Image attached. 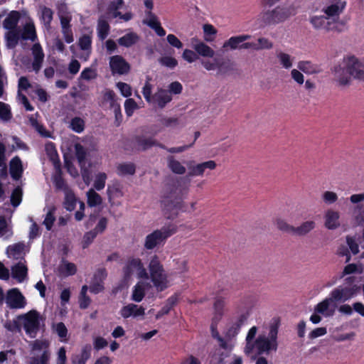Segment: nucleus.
<instances>
[{
  "label": "nucleus",
  "mask_w": 364,
  "mask_h": 364,
  "mask_svg": "<svg viewBox=\"0 0 364 364\" xmlns=\"http://www.w3.org/2000/svg\"><path fill=\"white\" fill-rule=\"evenodd\" d=\"M4 299L6 304L10 309H22L26 304L25 297L16 288L9 289Z\"/></svg>",
  "instance_id": "nucleus-14"
},
{
  "label": "nucleus",
  "mask_w": 364,
  "mask_h": 364,
  "mask_svg": "<svg viewBox=\"0 0 364 364\" xmlns=\"http://www.w3.org/2000/svg\"><path fill=\"white\" fill-rule=\"evenodd\" d=\"M22 200V190L20 187L16 188L11 196V203L14 207H17Z\"/></svg>",
  "instance_id": "nucleus-56"
},
{
  "label": "nucleus",
  "mask_w": 364,
  "mask_h": 364,
  "mask_svg": "<svg viewBox=\"0 0 364 364\" xmlns=\"http://www.w3.org/2000/svg\"><path fill=\"white\" fill-rule=\"evenodd\" d=\"M272 47L273 43L268 38L264 37L259 38L255 42V50L271 49Z\"/></svg>",
  "instance_id": "nucleus-52"
},
{
  "label": "nucleus",
  "mask_w": 364,
  "mask_h": 364,
  "mask_svg": "<svg viewBox=\"0 0 364 364\" xmlns=\"http://www.w3.org/2000/svg\"><path fill=\"white\" fill-rule=\"evenodd\" d=\"M136 102L132 98L127 99L124 102V109L127 116L131 117L134 111L137 109Z\"/></svg>",
  "instance_id": "nucleus-61"
},
{
  "label": "nucleus",
  "mask_w": 364,
  "mask_h": 364,
  "mask_svg": "<svg viewBox=\"0 0 364 364\" xmlns=\"http://www.w3.org/2000/svg\"><path fill=\"white\" fill-rule=\"evenodd\" d=\"M87 198V205L90 207L100 205L102 203V198L95 189L90 188L86 193Z\"/></svg>",
  "instance_id": "nucleus-40"
},
{
  "label": "nucleus",
  "mask_w": 364,
  "mask_h": 364,
  "mask_svg": "<svg viewBox=\"0 0 364 364\" xmlns=\"http://www.w3.org/2000/svg\"><path fill=\"white\" fill-rule=\"evenodd\" d=\"M59 270L64 276H70L76 273L77 267L75 264L65 261L60 265Z\"/></svg>",
  "instance_id": "nucleus-49"
},
{
  "label": "nucleus",
  "mask_w": 364,
  "mask_h": 364,
  "mask_svg": "<svg viewBox=\"0 0 364 364\" xmlns=\"http://www.w3.org/2000/svg\"><path fill=\"white\" fill-rule=\"evenodd\" d=\"M21 321L26 333L31 337L35 338L40 329L39 314L36 310H32L27 314L18 316Z\"/></svg>",
  "instance_id": "nucleus-9"
},
{
  "label": "nucleus",
  "mask_w": 364,
  "mask_h": 364,
  "mask_svg": "<svg viewBox=\"0 0 364 364\" xmlns=\"http://www.w3.org/2000/svg\"><path fill=\"white\" fill-rule=\"evenodd\" d=\"M162 211L166 218L173 220L179 214V211L183 207V202L181 199L171 200L161 199Z\"/></svg>",
  "instance_id": "nucleus-12"
},
{
  "label": "nucleus",
  "mask_w": 364,
  "mask_h": 364,
  "mask_svg": "<svg viewBox=\"0 0 364 364\" xmlns=\"http://www.w3.org/2000/svg\"><path fill=\"white\" fill-rule=\"evenodd\" d=\"M102 103L108 105L109 108L112 109L115 106L119 105L117 102V96L113 90H107L103 95Z\"/></svg>",
  "instance_id": "nucleus-39"
},
{
  "label": "nucleus",
  "mask_w": 364,
  "mask_h": 364,
  "mask_svg": "<svg viewBox=\"0 0 364 364\" xmlns=\"http://www.w3.org/2000/svg\"><path fill=\"white\" fill-rule=\"evenodd\" d=\"M225 306V301L224 299L222 297H218L216 298L215 303H214V311H215V315L213 317L214 321H218L223 314V307Z\"/></svg>",
  "instance_id": "nucleus-47"
},
{
  "label": "nucleus",
  "mask_w": 364,
  "mask_h": 364,
  "mask_svg": "<svg viewBox=\"0 0 364 364\" xmlns=\"http://www.w3.org/2000/svg\"><path fill=\"white\" fill-rule=\"evenodd\" d=\"M345 66L334 68V75L340 85H346L350 82V76L355 80L364 81V61L354 56L346 58Z\"/></svg>",
  "instance_id": "nucleus-2"
},
{
  "label": "nucleus",
  "mask_w": 364,
  "mask_h": 364,
  "mask_svg": "<svg viewBox=\"0 0 364 364\" xmlns=\"http://www.w3.org/2000/svg\"><path fill=\"white\" fill-rule=\"evenodd\" d=\"M145 309L142 306H139L136 304H129L123 306L120 310V315L124 318H127L130 316L137 317L144 315Z\"/></svg>",
  "instance_id": "nucleus-26"
},
{
  "label": "nucleus",
  "mask_w": 364,
  "mask_h": 364,
  "mask_svg": "<svg viewBox=\"0 0 364 364\" xmlns=\"http://www.w3.org/2000/svg\"><path fill=\"white\" fill-rule=\"evenodd\" d=\"M19 18L20 15L18 11H11L3 22L4 28L7 30L20 28L17 26Z\"/></svg>",
  "instance_id": "nucleus-34"
},
{
  "label": "nucleus",
  "mask_w": 364,
  "mask_h": 364,
  "mask_svg": "<svg viewBox=\"0 0 364 364\" xmlns=\"http://www.w3.org/2000/svg\"><path fill=\"white\" fill-rule=\"evenodd\" d=\"M268 8L263 10L257 18L260 25L264 27L283 23L296 14V10L292 6L279 5L273 9H271L272 6Z\"/></svg>",
  "instance_id": "nucleus-3"
},
{
  "label": "nucleus",
  "mask_w": 364,
  "mask_h": 364,
  "mask_svg": "<svg viewBox=\"0 0 364 364\" xmlns=\"http://www.w3.org/2000/svg\"><path fill=\"white\" fill-rule=\"evenodd\" d=\"M167 167L174 174L183 175L186 172V166L175 156L170 155L166 158Z\"/></svg>",
  "instance_id": "nucleus-29"
},
{
  "label": "nucleus",
  "mask_w": 364,
  "mask_h": 364,
  "mask_svg": "<svg viewBox=\"0 0 364 364\" xmlns=\"http://www.w3.org/2000/svg\"><path fill=\"white\" fill-rule=\"evenodd\" d=\"M21 38L23 40H30L35 41L37 36L36 33L35 26L33 23H26L23 30L21 31Z\"/></svg>",
  "instance_id": "nucleus-37"
},
{
  "label": "nucleus",
  "mask_w": 364,
  "mask_h": 364,
  "mask_svg": "<svg viewBox=\"0 0 364 364\" xmlns=\"http://www.w3.org/2000/svg\"><path fill=\"white\" fill-rule=\"evenodd\" d=\"M149 278L157 290L163 291L166 289L168 287L167 275L156 255L151 257L149 264Z\"/></svg>",
  "instance_id": "nucleus-8"
},
{
  "label": "nucleus",
  "mask_w": 364,
  "mask_h": 364,
  "mask_svg": "<svg viewBox=\"0 0 364 364\" xmlns=\"http://www.w3.org/2000/svg\"><path fill=\"white\" fill-rule=\"evenodd\" d=\"M150 78L147 77V80L145 82V85L143 87L142 93L145 98V100L151 103L154 98V95H151V90H152V85L149 82Z\"/></svg>",
  "instance_id": "nucleus-59"
},
{
  "label": "nucleus",
  "mask_w": 364,
  "mask_h": 364,
  "mask_svg": "<svg viewBox=\"0 0 364 364\" xmlns=\"http://www.w3.org/2000/svg\"><path fill=\"white\" fill-rule=\"evenodd\" d=\"M21 28H17L8 30L6 33L5 38L9 48H14L17 46L19 39L21 38Z\"/></svg>",
  "instance_id": "nucleus-32"
},
{
  "label": "nucleus",
  "mask_w": 364,
  "mask_h": 364,
  "mask_svg": "<svg viewBox=\"0 0 364 364\" xmlns=\"http://www.w3.org/2000/svg\"><path fill=\"white\" fill-rule=\"evenodd\" d=\"M177 225L169 223L156 230L151 233L147 235L144 240V248L148 250L154 249L164 243L166 240L174 235L177 232Z\"/></svg>",
  "instance_id": "nucleus-5"
},
{
  "label": "nucleus",
  "mask_w": 364,
  "mask_h": 364,
  "mask_svg": "<svg viewBox=\"0 0 364 364\" xmlns=\"http://www.w3.org/2000/svg\"><path fill=\"white\" fill-rule=\"evenodd\" d=\"M107 178L105 173H98L96 174L93 184L95 189L97 191L102 190L105 186Z\"/></svg>",
  "instance_id": "nucleus-53"
},
{
  "label": "nucleus",
  "mask_w": 364,
  "mask_h": 364,
  "mask_svg": "<svg viewBox=\"0 0 364 364\" xmlns=\"http://www.w3.org/2000/svg\"><path fill=\"white\" fill-rule=\"evenodd\" d=\"M32 54L33 55L32 68L36 73H38L41 68L44 59V54L39 43H35L33 46Z\"/></svg>",
  "instance_id": "nucleus-28"
},
{
  "label": "nucleus",
  "mask_w": 364,
  "mask_h": 364,
  "mask_svg": "<svg viewBox=\"0 0 364 364\" xmlns=\"http://www.w3.org/2000/svg\"><path fill=\"white\" fill-rule=\"evenodd\" d=\"M201 64L206 70L210 71L215 69H220L223 66V61L218 58H215L213 62L203 60Z\"/></svg>",
  "instance_id": "nucleus-50"
},
{
  "label": "nucleus",
  "mask_w": 364,
  "mask_h": 364,
  "mask_svg": "<svg viewBox=\"0 0 364 364\" xmlns=\"http://www.w3.org/2000/svg\"><path fill=\"white\" fill-rule=\"evenodd\" d=\"M139 40L138 36L134 33H129L118 39L120 46L130 47L135 44Z\"/></svg>",
  "instance_id": "nucleus-44"
},
{
  "label": "nucleus",
  "mask_w": 364,
  "mask_h": 364,
  "mask_svg": "<svg viewBox=\"0 0 364 364\" xmlns=\"http://www.w3.org/2000/svg\"><path fill=\"white\" fill-rule=\"evenodd\" d=\"M107 276L105 268L98 269L93 275L90 285V291L93 294H98L104 290V280Z\"/></svg>",
  "instance_id": "nucleus-18"
},
{
  "label": "nucleus",
  "mask_w": 364,
  "mask_h": 364,
  "mask_svg": "<svg viewBox=\"0 0 364 364\" xmlns=\"http://www.w3.org/2000/svg\"><path fill=\"white\" fill-rule=\"evenodd\" d=\"M23 173V166L21 159L16 156L10 161V174L14 180H18Z\"/></svg>",
  "instance_id": "nucleus-33"
},
{
  "label": "nucleus",
  "mask_w": 364,
  "mask_h": 364,
  "mask_svg": "<svg viewBox=\"0 0 364 364\" xmlns=\"http://www.w3.org/2000/svg\"><path fill=\"white\" fill-rule=\"evenodd\" d=\"M42 19L44 22V24L46 26H50V22L53 19V11L50 9L48 7H43L42 9Z\"/></svg>",
  "instance_id": "nucleus-63"
},
{
  "label": "nucleus",
  "mask_w": 364,
  "mask_h": 364,
  "mask_svg": "<svg viewBox=\"0 0 364 364\" xmlns=\"http://www.w3.org/2000/svg\"><path fill=\"white\" fill-rule=\"evenodd\" d=\"M134 143L136 147L141 151H146L153 146H158L161 149H166V146L157 143L154 138L144 136H136L134 138Z\"/></svg>",
  "instance_id": "nucleus-21"
},
{
  "label": "nucleus",
  "mask_w": 364,
  "mask_h": 364,
  "mask_svg": "<svg viewBox=\"0 0 364 364\" xmlns=\"http://www.w3.org/2000/svg\"><path fill=\"white\" fill-rule=\"evenodd\" d=\"M145 296V288L143 282H138L134 287L132 294V299L135 302H140Z\"/></svg>",
  "instance_id": "nucleus-43"
},
{
  "label": "nucleus",
  "mask_w": 364,
  "mask_h": 364,
  "mask_svg": "<svg viewBox=\"0 0 364 364\" xmlns=\"http://www.w3.org/2000/svg\"><path fill=\"white\" fill-rule=\"evenodd\" d=\"M316 226L314 220H309L301 223L299 225L294 228L293 236L305 237L312 232Z\"/></svg>",
  "instance_id": "nucleus-23"
},
{
  "label": "nucleus",
  "mask_w": 364,
  "mask_h": 364,
  "mask_svg": "<svg viewBox=\"0 0 364 364\" xmlns=\"http://www.w3.org/2000/svg\"><path fill=\"white\" fill-rule=\"evenodd\" d=\"M297 68L308 75L319 73L318 67L309 60H301L298 62Z\"/></svg>",
  "instance_id": "nucleus-35"
},
{
  "label": "nucleus",
  "mask_w": 364,
  "mask_h": 364,
  "mask_svg": "<svg viewBox=\"0 0 364 364\" xmlns=\"http://www.w3.org/2000/svg\"><path fill=\"white\" fill-rule=\"evenodd\" d=\"M346 6V0H328L327 4L322 11L325 15H315L309 18V22L316 30H323L326 32L341 33L343 23L340 21V15Z\"/></svg>",
  "instance_id": "nucleus-1"
},
{
  "label": "nucleus",
  "mask_w": 364,
  "mask_h": 364,
  "mask_svg": "<svg viewBox=\"0 0 364 364\" xmlns=\"http://www.w3.org/2000/svg\"><path fill=\"white\" fill-rule=\"evenodd\" d=\"M336 303L329 296L324 299L315 306L314 311L316 313L321 314L324 317H331L335 314L336 312Z\"/></svg>",
  "instance_id": "nucleus-17"
},
{
  "label": "nucleus",
  "mask_w": 364,
  "mask_h": 364,
  "mask_svg": "<svg viewBox=\"0 0 364 364\" xmlns=\"http://www.w3.org/2000/svg\"><path fill=\"white\" fill-rule=\"evenodd\" d=\"M172 100V96L167 90L158 88L154 94L151 103L156 105L160 109H163Z\"/></svg>",
  "instance_id": "nucleus-22"
},
{
  "label": "nucleus",
  "mask_w": 364,
  "mask_h": 364,
  "mask_svg": "<svg viewBox=\"0 0 364 364\" xmlns=\"http://www.w3.org/2000/svg\"><path fill=\"white\" fill-rule=\"evenodd\" d=\"M277 334L278 325L274 323L269 327L268 336L259 335L257 337L255 340V347L259 355L262 353L269 354L271 350L276 351L277 350Z\"/></svg>",
  "instance_id": "nucleus-7"
},
{
  "label": "nucleus",
  "mask_w": 364,
  "mask_h": 364,
  "mask_svg": "<svg viewBox=\"0 0 364 364\" xmlns=\"http://www.w3.org/2000/svg\"><path fill=\"white\" fill-rule=\"evenodd\" d=\"M54 184L55 188L58 190L63 191L64 193H66L71 189L68 186L65 180L62 178L60 174H58L54 177Z\"/></svg>",
  "instance_id": "nucleus-55"
},
{
  "label": "nucleus",
  "mask_w": 364,
  "mask_h": 364,
  "mask_svg": "<svg viewBox=\"0 0 364 364\" xmlns=\"http://www.w3.org/2000/svg\"><path fill=\"white\" fill-rule=\"evenodd\" d=\"M11 116L9 106L0 102V118L4 121H9L11 119Z\"/></svg>",
  "instance_id": "nucleus-58"
},
{
  "label": "nucleus",
  "mask_w": 364,
  "mask_h": 364,
  "mask_svg": "<svg viewBox=\"0 0 364 364\" xmlns=\"http://www.w3.org/2000/svg\"><path fill=\"white\" fill-rule=\"evenodd\" d=\"M25 245L23 242H18L7 247L6 254L9 257L14 259H22L25 255Z\"/></svg>",
  "instance_id": "nucleus-31"
},
{
  "label": "nucleus",
  "mask_w": 364,
  "mask_h": 364,
  "mask_svg": "<svg viewBox=\"0 0 364 364\" xmlns=\"http://www.w3.org/2000/svg\"><path fill=\"white\" fill-rule=\"evenodd\" d=\"M191 43L192 48L198 53V57L212 58L215 56V51L205 42L193 38Z\"/></svg>",
  "instance_id": "nucleus-19"
},
{
  "label": "nucleus",
  "mask_w": 364,
  "mask_h": 364,
  "mask_svg": "<svg viewBox=\"0 0 364 364\" xmlns=\"http://www.w3.org/2000/svg\"><path fill=\"white\" fill-rule=\"evenodd\" d=\"M203 29L205 34L204 41L206 42L213 41L214 36L217 33V30L214 28V26L210 24H204Z\"/></svg>",
  "instance_id": "nucleus-51"
},
{
  "label": "nucleus",
  "mask_w": 364,
  "mask_h": 364,
  "mask_svg": "<svg viewBox=\"0 0 364 364\" xmlns=\"http://www.w3.org/2000/svg\"><path fill=\"white\" fill-rule=\"evenodd\" d=\"M109 67L112 75H127L130 70V65L121 55H114L109 59Z\"/></svg>",
  "instance_id": "nucleus-15"
},
{
  "label": "nucleus",
  "mask_w": 364,
  "mask_h": 364,
  "mask_svg": "<svg viewBox=\"0 0 364 364\" xmlns=\"http://www.w3.org/2000/svg\"><path fill=\"white\" fill-rule=\"evenodd\" d=\"M188 187H180L178 185L172 184L167 185L163 193L162 198L176 200L181 199L183 200L188 193Z\"/></svg>",
  "instance_id": "nucleus-16"
},
{
  "label": "nucleus",
  "mask_w": 364,
  "mask_h": 364,
  "mask_svg": "<svg viewBox=\"0 0 364 364\" xmlns=\"http://www.w3.org/2000/svg\"><path fill=\"white\" fill-rule=\"evenodd\" d=\"M54 331L58 334L61 341L66 342L68 338V329L63 322H59L53 326Z\"/></svg>",
  "instance_id": "nucleus-48"
},
{
  "label": "nucleus",
  "mask_w": 364,
  "mask_h": 364,
  "mask_svg": "<svg viewBox=\"0 0 364 364\" xmlns=\"http://www.w3.org/2000/svg\"><path fill=\"white\" fill-rule=\"evenodd\" d=\"M188 168L187 177H194L203 176L205 169L213 170L216 167V163L214 161H208L200 164H196L194 161H189L186 163Z\"/></svg>",
  "instance_id": "nucleus-13"
},
{
  "label": "nucleus",
  "mask_w": 364,
  "mask_h": 364,
  "mask_svg": "<svg viewBox=\"0 0 364 364\" xmlns=\"http://www.w3.org/2000/svg\"><path fill=\"white\" fill-rule=\"evenodd\" d=\"M70 127L75 132L80 133L84 130L85 122L80 117H74L71 119Z\"/></svg>",
  "instance_id": "nucleus-54"
},
{
  "label": "nucleus",
  "mask_w": 364,
  "mask_h": 364,
  "mask_svg": "<svg viewBox=\"0 0 364 364\" xmlns=\"http://www.w3.org/2000/svg\"><path fill=\"white\" fill-rule=\"evenodd\" d=\"M354 220L356 225H362L364 223V210L359 205L355 208Z\"/></svg>",
  "instance_id": "nucleus-62"
},
{
  "label": "nucleus",
  "mask_w": 364,
  "mask_h": 364,
  "mask_svg": "<svg viewBox=\"0 0 364 364\" xmlns=\"http://www.w3.org/2000/svg\"><path fill=\"white\" fill-rule=\"evenodd\" d=\"M159 63L161 65H163L166 67L170 68H175L178 64L177 60L174 58H172L170 56H166V57L161 58L159 59Z\"/></svg>",
  "instance_id": "nucleus-64"
},
{
  "label": "nucleus",
  "mask_w": 364,
  "mask_h": 364,
  "mask_svg": "<svg viewBox=\"0 0 364 364\" xmlns=\"http://www.w3.org/2000/svg\"><path fill=\"white\" fill-rule=\"evenodd\" d=\"M136 166L133 163H122L117 166V173L119 176L134 175Z\"/></svg>",
  "instance_id": "nucleus-38"
},
{
  "label": "nucleus",
  "mask_w": 364,
  "mask_h": 364,
  "mask_svg": "<svg viewBox=\"0 0 364 364\" xmlns=\"http://www.w3.org/2000/svg\"><path fill=\"white\" fill-rule=\"evenodd\" d=\"M97 30L98 37L101 40H105L109 34V25L102 16L98 19Z\"/></svg>",
  "instance_id": "nucleus-36"
},
{
  "label": "nucleus",
  "mask_w": 364,
  "mask_h": 364,
  "mask_svg": "<svg viewBox=\"0 0 364 364\" xmlns=\"http://www.w3.org/2000/svg\"><path fill=\"white\" fill-rule=\"evenodd\" d=\"M182 58L188 63L195 62L199 58L198 53L194 50L189 49H185L183 50Z\"/></svg>",
  "instance_id": "nucleus-60"
},
{
  "label": "nucleus",
  "mask_w": 364,
  "mask_h": 364,
  "mask_svg": "<svg viewBox=\"0 0 364 364\" xmlns=\"http://www.w3.org/2000/svg\"><path fill=\"white\" fill-rule=\"evenodd\" d=\"M277 58L282 68L289 69L292 67L293 58L289 54L280 51L277 53Z\"/></svg>",
  "instance_id": "nucleus-46"
},
{
  "label": "nucleus",
  "mask_w": 364,
  "mask_h": 364,
  "mask_svg": "<svg viewBox=\"0 0 364 364\" xmlns=\"http://www.w3.org/2000/svg\"><path fill=\"white\" fill-rule=\"evenodd\" d=\"M340 214L338 211L328 210L324 215L325 227L328 230H335L340 226Z\"/></svg>",
  "instance_id": "nucleus-27"
},
{
  "label": "nucleus",
  "mask_w": 364,
  "mask_h": 364,
  "mask_svg": "<svg viewBox=\"0 0 364 364\" xmlns=\"http://www.w3.org/2000/svg\"><path fill=\"white\" fill-rule=\"evenodd\" d=\"M210 328L212 336L219 342L220 346L225 350H231L233 348V345L228 343L225 338L220 336L217 330L216 326L214 323L211 324Z\"/></svg>",
  "instance_id": "nucleus-42"
},
{
  "label": "nucleus",
  "mask_w": 364,
  "mask_h": 364,
  "mask_svg": "<svg viewBox=\"0 0 364 364\" xmlns=\"http://www.w3.org/2000/svg\"><path fill=\"white\" fill-rule=\"evenodd\" d=\"M147 18L144 21V23L154 30L159 36H164L166 35L165 30L161 26V23L157 16L151 11L146 12Z\"/></svg>",
  "instance_id": "nucleus-25"
},
{
  "label": "nucleus",
  "mask_w": 364,
  "mask_h": 364,
  "mask_svg": "<svg viewBox=\"0 0 364 364\" xmlns=\"http://www.w3.org/2000/svg\"><path fill=\"white\" fill-rule=\"evenodd\" d=\"M251 38L250 35H240L232 36L223 43L222 48L223 51L240 50L241 43Z\"/></svg>",
  "instance_id": "nucleus-20"
},
{
  "label": "nucleus",
  "mask_w": 364,
  "mask_h": 364,
  "mask_svg": "<svg viewBox=\"0 0 364 364\" xmlns=\"http://www.w3.org/2000/svg\"><path fill=\"white\" fill-rule=\"evenodd\" d=\"M97 235V231L90 230L86 232L82 240V247L83 249L87 248L94 240Z\"/></svg>",
  "instance_id": "nucleus-57"
},
{
  "label": "nucleus",
  "mask_w": 364,
  "mask_h": 364,
  "mask_svg": "<svg viewBox=\"0 0 364 364\" xmlns=\"http://www.w3.org/2000/svg\"><path fill=\"white\" fill-rule=\"evenodd\" d=\"M76 202L77 198L72 190L65 193V200L63 205L67 210H73L75 208Z\"/></svg>",
  "instance_id": "nucleus-45"
},
{
  "label": "nucleus",
  "mask_w": 364,
  "mask_h": 364,
  "mask_svg": "<svg viewBox=\"0 0 364 364\" xmlns=\"http://www.w3.org/2000/svg\"><path fill=\"white\" fill-rule=\"evenodd\" d=\"M356 278L353 276L345 279L344 283L333 289L329 296L334 303H345L355 297L360 291V287L355 283Z\"/></svg>",
  "instance_id": "nucleus-4"
},
{
  "label": "nucleus",
  "mask_w": 364,
  "mask_h": 364,
  "mask_svg": "<svg viewBox=\"0 0 364 364\" xmlns=\"http://www.w3.org/2000/svg\"><path fill=\"white\" fill-rule=\"evenodd\" d=\"M274 223L279 230L293 235L294 226L288 223L286 220L281 218H277L274 220Z\"/></svg>",
  "instance_id": "nucleus-41"
},
{
  "label": "nucleus",
  "mask_w": 364,
  "mask_h": 364,
  "mask_svg": "<svg viewBox=\"0 0 364 364\" xmlns=\"http://www.w3.org/2000/svg\"><path fill=\"white\" fill-rule=\"evenodd\" d=\"M125 279H129L134 272L136 273L138 278L149 279V276L141 259L133 258L129 259L123 269Z\"/></svg>",
  "instance_id": "nucleus-11"
},
{
  "label": "nucleus",
  "mask_w": 364,
  "mask_h": 364,
  "mask_svg": "<svg viewBox=\"0 0 364 364\" xmlns=\"http://www.w3.org/2000/svg\"><path fill=\"white\" fill-rule=\"evenodd\" d=\"M247 320V316L245 314H242L237 318V320L233 323L225 333V340L229 343L232 339H233L238 333L241 326L243 325L245 321Z\"/></svg>",
  "instance_id": "nucleus-24"
},
{
  "label": "nucleus",
  "mask_w": 364,
  "mask_h": 364,
  "mask_svg": "<svg viewBox=\"0 0 364 364\" xmlns=\"http://www.w3.org/2000/svg\"><path fill=\"white\" fill-rule=\"evenodd\" d=\"M28 274L27 267L21 262H18L11 267V276L18 282H23Z\"/></svg>",
  "instance_id": "nucleus-30"
},
{
  "label": "nucleus",
  "mask_w": 364,
  "mask_h": 364,
  "mask_svg": "<svg viewBox=\"0 0 364 364\" xmlns=\"http://www.w3.org/2000/svg\"><path fill=\"white\" fill-rule=\"evenodd\" d=\"M75 154L80 167L82 179L87 185H89L91 181V171L90 170L91 164H87V151L80 144H75Z\"/></svg>",
  "instance_id": "nucleus-10"
},
{
  "label": "nucleus",
  "mask_w": 364,
  "mask_h": 364,
  "mask_svg": "<svg viewBox=\"0 0 364 364\" xmlns=\"http://www.w3.org/2000/svg\"><path fill=\"white\" fill-rule=\"evenodd\" d=\"M31 353L29 364H49L50 359V343L46 339H36L29 343Z\"/></svg>",
  "instance_id": "nucleus-6"
}]
</instances>
